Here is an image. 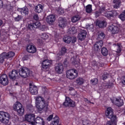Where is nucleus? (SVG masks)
<instances>
[{"label": "nucleus", "instance_id": "8", "mask_svg": "<svg viewBox=\"0 0 125 125\" xmlns=\"http://www.w3.org/2000/svg\"><path fill=\"white\" fill-rule=\"evenodd\" d=\"M13 108L14 111H16L19 114L20 116H22L23 114H24V112L25 110L24 109V107L21 103H19V102H17L13 106Z\"/></svg>", "mask_w": 125, "mask_h": 125}, {"label": "nucleus", "instance_id": "48", "mask_svg": "<svg viewBox=\"0 0 125 125\" xmlns=\"http://www.w3.org/2000/svg\"><path fill=\"white\" fill-rule=\"evenodd\" d=\"M100 13H103V12H105V7H103L102 8H100L99 9V11Z\"/></svg>", "mask_w": 125, "mask_h": 125}, {"label": "nucleus", "instance_id": "31", "mask_svg": "<svg viewBox=\"0 0 125 125\" xmlns=\"http://www.w3.org/2000/svg\"><path fill=\"white\" fill-rule=\"evenodd\" d=\"M101 53L103 56H107L108 55V50L105 47H103L102 48Z\"/></svg>", "mask_w": 125, "mask_h": 125}, {"label": "nucleus", "instance_id": "16", "mask_svg": "<svg viewBox=\"0 0 125 125\" xmlns=\"http://www.w3.org/2000/svg\"><path fill=\"white\" fill-rule=\"evenodd\" d=\"M18 73L19 72L16 70H12V71L9 73V78L12 80V81H15L18 77Z\"/></svg>", "mask_w": 125, "mask_h": 125}, {"label": "nucleus", "instance_id": "47", "mask_svg": "<svg viewBox=\"0 0 125 125\" xmlns=\"http://www.w3.org/2000/svg\"><path fill=\"white\" fill-rule=\"evenodd\" d=\"M62 58V55L58 54L57 55V60H60Z\"/></svg>", "mask_w": 125, "mask_h": 125}, {"label": "nucleus", "instance_id": "5", "mask_svg": "<svg viewBox=\"0 0 125 125\" xmlns=\"http://www.w3.org/2000/svg\"><path fill=\"white\" fill-rule=\"evenodd\" d=\"M79 73L76 69H72L66 71V78L69 80H75L78 78Z\"/></svg>", "mask_w": 125, "mask_h": 125}, {"label": "nucleus", "instance_id": "6", "mask_svg": "<svg viewBox=\"0 0 125 125\" xmlns=\"http://www.w3.org/2000/svg\"><path fill=\"white\" fill-rule=\"evenodd\" d=\"M15 55L13 52H9L8 53L3 52L0 55V64H2L4 62V59L12 58Z\"/></svg>", "mask_w": 125, "mask_h": 125}, {"label": "nucleus", "instance_id": "9", "mask_svg": "<svg viewBox=\"0 0 125 125\" xmlns=\"http://www.w3.org/2000/svg\"><path fill=\"white\" fill-rule=\"evenodd\" d=\"M35 114H30L28 115H26L25 116V119L27 122L28 123H30L31 125H35L36 123H35Z\"/></svg>", "mask_w": 125, "mask_h": 125}, {"label": "nucleus", "instance_id": "43", "mask_svg": "<svg viewBox=\"0 0 125 125\" xmlns=\"http://www.w3.org/2000/svg\"><path fill=\"white\" fill-rule=\"evenodd\" d=\"M22 19V16L18 15L17 17L14 18V20L16 22L20 21Z\"/></svg>", "mask_w": 125, "mask_h": 125}, {"label": "nucleus", "instance_id": "24", "mask_svg": "<svg viewBox=\"0 0 125 125\" xmlns=\"http://www.w3.org/2000/svg\"><path fill=\"white\" fill-rule=\"evenodd\" d=\"M34 8L35 12L37 13H41L43 11V6L42 4H38L37 6H36Z\"/></svg>", "mask_w": 125, "mask_h": 125}, {"label": "nucleus", "instance_id": "45", "mask_svg": "<svg viewBox=\"0 0 125 125\" xmlns=\"http://www.w3.org/2000/svg\"><path fill=\"white\" fill-rule=\"evenodd\" d=\"M33 19H34V20L38 21V20H39V16L38 15V14H35L33 16Z\"/></svg>", "mask_w": 125, "mask_h": 125}, {"label": "nucleus", "instance_id": "55", "mask_svg": "<svg viewBox=\"0 0 125 125\" xmlns=\"http://www.w3.org/2000/svg\"><path fill=\"white\" fill-rule=\"evenodd\" d=\"M3 24V21H2V20H0V26H1Z\"/></svg>", "mask_w": 125, "mask_h": 125}, {"label": "nucleus", "instance_id": "54", "mask_svg": "<svg viewBox=\"0 0 125 125\" xmlns=\"http://www.w3.org/2000/svg\"><path fill=\"white\" fill-rule=\"evenodd\" d=\"M122 83H123V84H125V76L123 78V80L122 81Z\"/></svg>", "mask_w": 125, "mask_h": 125}, {"label": "nucleus", "instance_id": "59", "mask_svg": "<svg viewBox=\"0 0 125 125\" xmlns=\"http://www.w3.org/2000/svg\"><path fill=\"white\" fill-rule=\"evenodd\" d=\"M100 66L101 67H103V66H104V63H101V64L100 65Z\"/></svg>", "mask_w": 125, "mask_h": 125}, {"label": "nucleus", "instance_id": "60", "mask_svg": "<svg viewBox=\"0 0 125 125\" xmlns=\"http://www.w3.org/2000/svg\"><path fill=\"white\" fill-rule=\"evenodd\" d=\"M67 62V60H65L63 63L65 64Z\"/></svg>", "mask_w": 125, "mask_h": 125}, {"label": "nucleus", "instance_id": "25", "mask_svg": "<svg viewBox=\"0 0 125 125\" xmlns=\"http://www.w3.org/2000/svg\"><path fill=\"white\" fill-rule=\"evenodd\" d=\"M115 104L118 107H121L124 105V100L121 98L116 99Z\"/></svg>", "mask_w": 125, "mask_h": 125}, {"label": "nucleus", "instance_id": "44", "mask_svg": "<svg viewBox=\"0 0 125 125\" xmlns=\"http://www.w3.org/2000/svg\"><path fill=\"white\" fill-rule=\"evenodd\" d=\"M112 12V17H114V16H117V15H119V13L117 12V11H111Z\"/></svg>", "mask_w": 125, "mask_h": 125}, {"label": "nucleus", "instance_id": "21", "mask_svg": "<svg viewBox=\"0 0 125 125\" xmlns=\"http://www.w3.org/2000/svg\"><path fill=\"white\" fill-rule=\"evenodd\" d=\"M18 11L22 14V15H28L29 14V9L27 7H25L22 8H19Z\"/></svg>", "mask_w": 125, "mask_h": 125}, {"label": "nucleus", "instance_id": "11", "mask_svg": "<svg viewBox=\"0 0 125 125\" xmlns=\"http://www.w3.org/2000/svg\"><path fill=\"white\" fill-rule=\"evenodd\" d=\"M108 30L111 32L112 34H118L120 32V27L117 25L111 24L108 26Z\"/></svg>", "mask_w": 125, "mask_h": 125}, {"label": "nucleus", "instance_id": "28", "mask_svg": "<svg viewBox=\"0 0 125 125\" xmlns=\"http://www.w3.org/2000/svg\"><path fill=\"white\" fill-rule=\"evenodd\" d=\"M76 83L78 85H82L84 83V80L82 78H78L76 79Z\"/></svg>", "mask_w": 125, "mask_h": 125}, {"label": "nucleus", "instance_id": "29", "mask_svg": "<svg viewBox=\"0 0 125 125\" xmlns=\"http://www.w3.org/2000/svg\"><path fill=\"white\" fill-rule=\"evenodd\" d=\"M86 12L87 13H91L92 12V5L88 4L85 7Z\"/></svg>", "mask_w": 125, "mask_h": 125}, {"label": "nucleus", "instance_id": "36", "mask_svg": "<svg viewBox=\"0 0 125 125\" xmlns=\"http://www.w3.org/2000/svg\"><path fill=\"white\" fill-rule=\"evenodd\" d=\"M104 16H105V17H113V12L111 11L107 12L106 13H104Z\"/></svg>", "mask_w": 125, "mask_h": 125}, {"label": "nucleus", "instance_id": "37", "mask_svg": "<svg viewBox=\"0 0 125 125\" xmlns=\"http://www.w3.org/2000/svg\"><path fill=\"white\" fill-rule=\"evenodd\" d=\"M115 45V48H117L116 52L118 53H121L122 50L121 49V47L119 45H116L115 43L113 44Z\"/></svg>", "mask_w": 125, "mask_h": 125}, {"label": "nucleus", "instance_id": "12", "mask_svg": "<svg viewBox=\"0 0 125 125\" xmlns=\"http://www.w3.org/2000/svg\"><path fill=\"white\" fill-rule=\"evenodd\" d=\"M63 41L66 43H74L77 42V38L74 37H69V36H65L64 38H63Z\"/></svg>", "mask_w": 125, "mask_h": 125}, {"label": "nucleus", "instance_id": "22", "mask_svg": "<svg viewBox=\"0 0 125 125\" xmlns=\"http://www.w3.org/2000/svg\"><path fill=\"white\" fill-rule=\"evenodd\" d=\"M26 50L29 53H35L37 51V48L32 45H29L27 46Z\"/></svg>", "mask_w": 125, "mask_h": 125}, {"label": "nucleus", "instance_id": "34", "mask_svg": "<svg viewBox=\"0 0 125 125\" xmlns=\"http://www.w3.org/2000/svg\"><path fill=\"white\" fill-rule=\"evenodd\" d=\"M119 18L122 20V21H125V10L119 16Z\"/></svg>", "mask_w": 125, "mask_h": 125}, {"label": "nucleus", "instance_id": "38", "mask_svg": "<svg viewBox=\"0 0 125 125\" xmlns=\"http://www.w3.org/2000/svg\"><path fill=\"white\" fill-rule=\"evenodd\" d=\"M106 37V35L104 33L101 32L98 35V39H100L101 40H104V39Z\"/></svg>", "mask_w": 125, "mask_h": 125}, {"label": "nucleus", "instance_id": "30", "mask_svg": "<svg viewBox=\"0 0 125 125\" xmlns=\"http://www.w3.org/2000/svg\"><path fill=\"white\" fill-rule=\"evenodd\" d=\"M113 3H116L114 6V8H119L120 7V4L121 3V0H114Z\"/></svg>", "mask_w": 125, "mask_h": 125}, {"label": "nucleus", "instance_id": "39", "mask_svg": "<svg viewBox=\"0 0 125 125\" xmlns=\"http://www.w3.org/2000/svg\"><path fill=\"white\" fill-rule=\"evenodd\" d=\"M102 78L103 81H105V80H106V79L109 78V74H108L106 72H104L102 75Z\"/></svg>", "mask_w": 125, "mask_h": 125}, {"label": "nucleus", "instance_id": "20", "mask_svg": "<svg viewBox=\"0 0 125 125\" xmlns=\"http://www.w3.org/2000/svg\"><path fill=\"white\" fill-rule=\"evenodd\" d=\"M102 46H103V41L102 40L96 42L94 44L95 50H97V51L100 50V48H101Z\"/></svg>", "mask_w": 125, "mask_h": 125}, {"label": "nucleus", "instance_id": "33", "mask_svg": "<svg viewBox=\"0 0 125 125\" xmlns=\"http://www.w3.org/2000/svg\"><path fill=\"white\" fill-rule=\"evenodd\" d=\"M78 32L77 31V29H76V27L74 26H72L69 29V33L71 34V35H74L76 34Z\"/></svg>", "mask_w": 125, "mask_h": 125}, {"label": "nucleus", "instance_id": "15", "mask_svg": "<svg viewBox=\"0 0 125 125\" xmlns=\"http://www.w3.org/2000/svg\"><path fill=\"white\" fill-rule=\"evenodd\" d=\"M86 35H87V32L84 30H82L80 32L78 35V39L79 41H84V39L86 38Z\"/></svg>", "mask_w": 125, "mask_h": 125}, {"label": "nucleus", "instance_id": "23", "mask_svg": "<svg viewBox=\"0 0 125 125\" xmlns=\"http://www.w3.org/2000/svg\"><path fill=\"white\" fill-rule=\"evenodd\" d=\"M55 16L54 15H50L47 17L46 21L49 24H52L55 22L56 20Z\"/></svg>", "mask_w": 125, "mask_h": 125}, {"label": "nucleus", "instance_id": "51", "mask_svg": "<svg viewBox=\"0 0 125 125\" xmlns=\"http://www.w3.org/2000/svg\"><path fill=\"white\" fill-rule=\"evenodd\" d=\"M3 7V2L2 0H0V8H2Z\"/></svg>", "mask_w": 125, "mask_h": 125}, {"label": "nucleus", "instance_id": "19", "mask_svg": "<svg viewBox=\"0 0 125 125\" xmlns=\"http://www.w3.org/2000/svg\"><path fill=\"white\" fill-rule=\"evenodd\" d=\"M38 90H39V89L37 86L31 85V84H30L29 91L31 94H33V95L38 94Z\"/></svg>", "mask_w": 125, "mask_h": 125}, {"label": "nucleus", "instance_id": "40", "mask_svg": "<svg viewBox=\"0 0 125 125\" xmlns=\"http://www.w3.org/2000/svg\"><path fill=\"white\" fill-rule=\"evenodd\" d=\"M103 86H104V88H110L113 86V83H111L109 84L104 83Z\"/></svg>", "mask_w": 125, "mask_h": 125}, {"label": "nucleus", "instance_id": "53", "mask_svg": "<svg viewBox=\"0 0 125 125\" xmlns=\"http://www.w3.org/2000/svg\"><path fill=\"white\" fill-rule=\"evenodd\" d=\"M88 29L92 30V29H93V25H88Z\"/></svg>", "mask_w": 125, "mask_h": 125}, {"label": "nucleus", "instance_id": "41", "mask_svg": "<svg viewBox=\"0 0 125 125\" xmlns=\"http://www.w3.org/2000/svg\"><path fill=\"white\" fill-rule=\"evenodd\" d=\"M41 38L43 40H47L48 39V35L46 33H42Z\"/></svg>", "mask_w": 125, "mask_h": 125}, {"label": "nucleus", "instance_id": "58", "mask_svg": "<svg viewBox=\"0 0 125 125\" xmlns=\"http://www.w3.org/2000/svg\"><path fill=\"white\" fill-rule=\"evenodd\" d=\"M86 101L88 102L87 103H89L88 101H88V100L87 98H85V102H86Z\"/></svg>", "mask_w": 125, "mask_h": 125}, {"label": "nucleus", "instance_id": "46", "mask_svg": "<svg viewBox=\"0 0 125 125\" xmlns=\"http://www.w3.org/2000/svg\"><path fill=\"white\" fill-rule=\"evenodd\" d=\"M52 119H53V115L51 114L47 118V121L50 122Z\"/></svg>", "mask_w": 125, "mask_h": 125}, {"label": "nucleus", "instance_id": "42", "mask_svg": "<svg viewBox=\"0 0 125 125\" xmlns=\"http://www.w3.org/2000/svg\"><path fill=\"white\" fill-rule=\"evenodd\" d=\"M91 83H92L93 84H97V83H98V80L97 78H94L92 80H91Z\"/></svg>", "mask_w": 125, "mask_h": 125}, {"label": "nucleus", "instance_id": "10", "mask_svg": "<svg viewBox=\"0 0 125 125\" xmlns=\"http://www.w3.org/2000/svg\"><path fill=\"white\" fill-rule=\"evenodd\" d=\"M63 106L65 107H75L76 106L75 102L71 100L70 98L66 97L65 102L63 103Z\"/></svg>", "mask_w": 125, "mask_h": 125}, {"label": "nucleus", "instance_id": "62", "mask_svg": "<svg viewBox=\"0 0 125 125\" xmlns=\"http://www.w3.org/2000/svg\"><path fill=\"white\" fill-rule=\"evenodd\" d=\"M15 85H18V83H15Z\"/></svg>", "mask_w": 125, "mask_h": 125}, {"label": "nucleus", "instance_id": "56", "mask_svg": "<svg viewBox=\"0 0 125 125\" xmlns=\"http://www.w3.org/2000/svg\"><path fill=\"white\" fill-rule=\"evenodd\" d=\"M69 90H74V88H73L72 87H69Z\"/></svg>", "mask_w": 125, "mask_h": 125}, {"label": "nucleus", "instance_id": "13", "mask_svg": "<svg viewBox=\"0 0 125 125\" xmlns=\"http://www.w3.org/2000/svg\"><path fill=\"white\" fill-rule=\"evenodd\" d=\"M8 78L6 74H3L0 77V83L3 85H7L8 84Z\"/></svg>", "mask_w": 125, "mask_h": 125}, {"label": "nucleus", "instance_id": "7", "mask_svg": "<svg viewBox=\"0 0 125 125\" xmlns=\"http://www.w3.org/2000/svg\"><path fill=\"white\" fill-rule=\"evenodd\" d=\"M38 28H41L42 31H44L45 30V25H41V23L39 21H37L35 23H31L28 25V29L31 31L36 30Z\"/></svg>", "mask_w": 125, "mask_h": 125}, {"label": "nucleus", "instance_id": "49", "mask_svg": "<svg viewBox=\"0 0 125 125\" xmlns=\"http://www.w3.org/2000/svg\"><path fill=\"white\" fill-rule=\"evenodd\" d=\"M100 14H101V13H100V12L99 11H96L95 12V16L96 17V18H97V17H99V15H100Z\"/></svg>", "mask_w": 125, "mask_h": 125}, {"label": "nucleus", "instance_id": "26", "mask_svg": "<svg viewBox=\"0 0 125 125\" xmlns=\"http://www.w3.org/2000/svg\"><path fill=\"white\" fill-rule=\"evenodd\" d=\"M81 18H82L81 16L79 15H75L72 18L71 21L73 23H77L78 21H80V20H81Z\"/></svg>", "mask_w": 125, "mask_h": 125}, {"label": "nucleus", "instance_id": "1", "mask_svg": "<svg viewBox=\"0 0 125 125\" xmlns=\"http://www.w3.org/2000/svg\"><path fill=\"white\" fill-rule=\"evenodd\" d=\"M36 105L39 113H42V111L46 112L48 109V102L41 96L37 97Z\"/></svg>", "mask_w": 125, "mask_h": 125}, {"label": "nucleus", "instance_id": "3", "mask_svg": "<svg viewBox=\"0 0 125 125\" xmlns=\"http://www.w3.org/2000/svg\"><path fill=\"white\" fill-rule=\"evenodd\" d=\"M10 119V114L7 112L3 111H0V123L7 125L9 123V119Z\"/></svg>", "mask_w": 125, "mask_h": 125}, {"label": "nucleus", "instance_id": "32", "mask_svg": "<svg viewBox=\"0 0 125 125\" xmlns=\"http://www.w3.org/2000/svg\"><path fill=\"white\" fill-rule=\"evenodd\" d=\"M44 121V119L42 117H38L35 119V123L37 124V125H39V124L42 123V122H43Z\"/></svg>", "mask_w": 125, "mask_h": 125}, {"label": "nucleus", "instance_id": "27", "mask_svg": "<svg viewBox=\"0 0 125 125\" xmlns=\"http://www.w3.org/2000/svg\"><path fill=\"white\" fill-rule=\"evenodd\" d=\"M97 25L99 26V28H104V27H106V25H107V22L105 21H98L97 22Z\"/></svg>", "mask_w": 125, "mask_h": 125}, {"label": "nucleus", "instance_id": "63", "mask_svg": "<svg viewBox=\"0 0 125 125\" xmlns=\"http://www.w3.org/2000/svg\"><path fill=\"white\" fill-rule=\"evenodd\" d=\"M55 1H59V0H54Z\"/></svg>", "mask_w": 125, "mask_h": 125}, {"label": "nucleus", "instance_id": "52", "mask_svg": "<svg viewBox=\"0 0 125 125\" xmlns=\"http://www.w3.org/2000/svg\"><path fill=\"white\" fill-rule=\"evenodd\" d=\"M37 125H45V121L43 120L41 123L37 124Z\"/></svg>", "mask_w": 125, "mask_h": 125}, {"label": "nucleus", "instance_id": "17", "mask_svg": "<svg viewBox=\"0 0 125 125\" xmlns=\"http://www.w3.org/2000/svg\"><path fill=\"white\" fill-rule=\"evenodd\" d=\"M55 70L56 73L57 74H62L63 73V71L64 70V66L62 63H59L56 65Z\"/></svg>", "mask_w": 125, "mask_h": 125}, {"label": "nucleus", "instance_id": "4", "mask_svg": "<svg viewBox=\"0 0 125 125\" xmlns=\"http://www.w3.org/2000/svg\"><path fill=\"white\" fill-rule=\"evenodd\" d=\"M19 74L21 78H28L30 76H32V72L30 71V69L27 67H21L19 69Z\"/></svg>", "mask_w": 125, "mask_h": 125}, {"label": "nucleus", "instance_id": "14", "mask_svg": "<svg viewBox=\"0 0 125 125\" xmlns=\"http://www.w3.org/2000/svg\"><path fill=\"white\" fill-rule=\"evenodd\" d=\"M59 26L60 28L63 29L67 26V19L65 18L60 17L59 18Z\"/></svg>", "mask_w": 125, "mask_h": 125}, {"label": "nucleus", "instance_id": "2", "mask_svg": "<svg viewBox=\"0 0 125 125\" xmlns=\"http://www.w3.org/2000/svg\"><path fill=\"white\" fill-rule=\"evenodd\" d=\"M105 116L108 119H111V121H107L106 125H113L117 123V116L114 115V111L111 107H108L105 111Z\"/></svg>", "mask_w": 125, "mask_h": 125}, {"label": "nucleus", "instance_id": "35", "mask_svg": "<svg viewBox=\"0 0 125 125\" xmlns=\"http://www.w3.org/2000/svg\"><path fill=\"white\" fill-rule=\"evenodd\" d=\"M67 52V48H66V47H62L61 49V51L59 52L60 54L61 55H64L65 53Z\"/></svg>", "mask_w": 125, "mask_h": 125}, {"label": "nucleus", "instance_id": "61", "mask_svg": "<svg viewBox=\"0 0 125 125\" xmlns=\"http://www.w3.org/2000/svg\"><path fill=\"white\" fill-rule=\"evenodd\" d=\"M89 103H91V104H94V103H91L90 101H88Z\"/></svg>", "mask_w": 125, "mask_h": 125}, {"label": "nucleus", "instance_id": "50", "mask_svg": "<svg viewBox=\"0 0 125 125\" xmlns=\"http://www.w3.org/2000/svg\"><path fill=\"white\" fill-rule=\"evenodd\" d=\"M28 59H29V56L28 55H25L23 58V60L24 61L28 60Z\"/></svg>", "mask_w": 125, "mask_h": 125}, {"label": "nucleus", "instance_id": "57", "mask_svg": "<svg viewBox=\"0 0 125 125\" xmlns=\"http://www.w3.org/2000/svg\"><path fill=\"white\" fill-rule=\"evenodd\" d=\"M77 58V55L74 56L72 58V59H76Z\"/></svg>", "mask_w": 125, "mask_h": 125}, {"label": "nucleus", "instance_id": "18", "mask_svg": "<svg viewBox=\"0 0 125 125\" xmlns=\"http://www.w3.org/2000/svg\"><path fill=\"white\" fill-rule=\"evenodd\" d=\"M50 67V62L48 59H46L42 62V70H48Z\"/></svg>", "mask_w": 125, "mask_h": 125}]
</instances>
